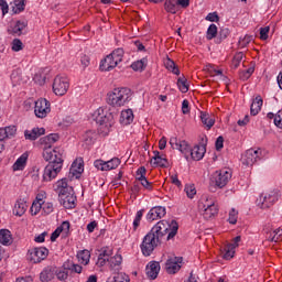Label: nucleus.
Here are the masks:
<instances>
[{"label":"nucleus","instance_id":"5","mask_svg":"<svg viewBox=\"0 0 282 282\" xmlns=\"http://www.w3.org/2000/svg\"><path fill=\"white\" fill-rule=\"evenodd\" d=\"M107 96V102L111 107H124L131 100V89L124 87L115 88Z\"/></svg>","mask_w":282,"mask_h":282},{"label":"nucleus","instance_id":"40","mask_svg":"<svg viewBox=\"0 0 282 282\" xmlns=\"http://www.w3.org/2000/svg\"><path fill=\"white\" fill-rule=\"evenodd\" d=\"M177 151H181V153L185 154V158L188 159V153H191V145H188V142L186 141H180L178 148H176Z\"/></svg>","mask_w":282,"mask_h":282},{"label":"nucleus","instance_id":"58","mask_svg":"<svg viewBox=\"0 0 282 282\" xmlns=\"http://www.w3.org/2000/svg\"><path fill=\"white\" fill-rule=\"evenodd\" d=\"M274 124L279 129H282V110H279L274 117Z\"/></svg>","mask_w":282,"mask_h":282},{"label":"nucleus","instance_id":"46","mask_svg":"<svg viewBox=\"0 0 282 282\" xmlns=\"http://www.w3.org/2000/svg\"><path fill=\"white\" fill-rule=\"evenodd\" d=\"M45 140L53 144H56V142H58V140H61V135H58V133H51V134L42 138V142H45Z\"/></svg>","mask_w":282,"mask_h":282},{"label":"nucleus","instance_id":"42","mask_svg":"<svg viewBox=\"0 0 282 282\" xmlns=\"http://www.w3.org/2000/svg\"><path fill=\"white\" fill-rule=\"evenodd\" d=\"M129 275L124 273H118L113 278H109L107 282H129Z\"/></svg>","mask_w":282,"mask_h":282},{"label":"nucleus","instance_id":"32","mask_svg":"<svg viewBox=\"0 0 282 282\" xmlns=\"http://www.w3.org/2000/svg\"><path fill=\"white\" fill-rule=\"evenodd\" d=\"M28 164V154L23 153L13 164V171H23Z\"/></svg>","mask_w":282,"mask_h":282},{"label":"nucleus","instance_id":"27","mask_svg":"<svg viewBox=\"0 0 282 282\" xmlns=\"http://www.w3.org/2000/svg\"><path fill=\"white\" fill-rule=\"evenodd\" d=\"M17 135V126H9L0 130V140L14 138Z\"/></svg>","mask_w":282,"mask_h":282},{"label":"nucleus","instance_id":"39","mask_svg":"<svg viewBox=\"0 0 282 282\" xmlns=\"http://www.w3.org/2000/svg\"><path fill=\"white\" fill-rule=\"evenodd\" d=\"M177 87L180 91H182V94H186L188 91V80L186 79V77H178Z\"/></svg>","mask_w":282,"mask_h":282},{"label":"nucleus","instance_id":"59","mask_svg":"<svg viewBox=\"0 0 282 282\" xmlns=\"http://www.w3.org/2000/svg\"><path fill=\"white\" fill-rule=\"evenodd\" d=\"M271 241H282V229L278 228L273 231V237L271 238Z\"/></svg>","mask_w":282,"mask_h":282},{"label":"nucleus","instance_id":"18","mask_svg":"<svg viewBox=\"0 0 282 282\" xmlns=\"http://www.w3.org/2000/svg\"><path fill=\"white\" fill-rule=\"evenodd\" d=\"M111 254H113V250L111 248L105 247L100 250L98 256L97 265L102 268L111 259Z\"/></svg>","mask_w":282,"mask_h":282},{"label":"nucleus","instance_id":"60","mask_svg":"<svg viewBox=\"0 0 282 282\" xmlns=\"http://www.w3.org/2000/svg\"><path fill=\"white\" fill-rule=\"evenodd\" d=\"M69 221H63L62 225L57 228H59L61 232H63V235H69Z\"/></svg>","mask_w":282,"mask_h":282},{"label":"nucleus","instance_id":"7","mask_svg":"<svg viewBox=\"0 0 282 282\" xmlns=\"http://www.w3.org/2000/svg\"><path fill=\"white\" fill-rule=\"evenodd\" d=\"M199 206L203 209V217L207 221L217 217V215L219 214V207L215 204V202L208 200V198H203V202Z\"/></svg>","mask_w":282,"mask_h":282},{"label":"nucleus","instance_id":"2","mask_svg":"<svg viewBox=\"0 0 282 282\" xmlns=\"http://www.w3.org/2000/svg\"><path fill=\"white\" fill-rule=\"evenodd\" d=\"M56 192L58 193V199L64 208L68 210L76 208V196L74 195V188L67 185V178H62L56 183Z\"/></svg>","mask_w":282,"mask_h":282},{"label":"nucleus","instance_id":"52","mask_svg":"<svg viewBox=\"0 0 282 282\" xmlns=\"http://www.w3.org/2000/svg\"><path fill=\"white\" fill-rule=\"evenodd\" d=\"M42 213H44V215H50L54 213V204L44 202L42 204Z\"/></svg>","mask_w":282,"mask_h":282},{"label":"nucleus","instance_id":"9","mask_svg":"<svg viewBox=\"0 0 282 282\" xmlns=\"http://www.w3.org/2000/svg\"><path fill=\"white\" fill-rule=\"evenodd\" d=\"M52 111L51 104L45 98H40L35 101L34 113L36 118H47V113Z\"/></svg>","mask_w":282,"mask_h":282},{"label":"nucleus","instance_id":"8","mask_svg":"<svg viewBox=\"0 0 282 282\" xmlns=\"http://www.w3.org/2000/svg\"><path fill=\"white\" fill-rule=\"evenodd\" d=\"M69 89V79L67 76L57 75L53 82V91L55 96H65Z\"/></svg>","mask_w":282,"mask_h":282},{"label":"nucleus","instance_id":"31","mask_svg":"<svg viewBox=\"0 0 282 282\" xmlns=\"http://www.w3.org/2000/svg\"><path fill=\"white\" fill-rule=\"evenodd\" d=\"M0 243H2V246H10V243H12V234L10 232V230H0Z\"/></svg>","mask_w":282,"mask_h":282},{"label":"nucleus","instance_id":"49","mask_svg":"<svg viewBox=\"0 0 282 282\" xmlns=\"http://www.w3.org/2000/svg\"><path fill=\"white\" fill-rule=\"evenodd\" d=\"M252 43V35H245L243 37H240L238 45L239 47H248Z\"/></svg>","mask_w":282,"mask_h":282},{"label":"nucleus","instance_id":"33","mask_svg":"<svg viewBox=\"0 0 282 282\" xmlns=\"http://www.w3.org/2000/svg\"><path fill=\"white\" fill-rule=\"evenodd\" d=\"M200 120L207 130L213 129L215 126V119H213L209 113L200 112Z\"/></svg>","mask_w":282,"mask_h":282},{"label":"nucleus","instance_id":"45","mask_svg":"<svg viewBox=\"0 0 282 282\" xmlns=\"http://www.w3.org/2000/svg\"><path fill=\"white\" fill-rule=\"evenodd\" d=\"M217 36V25L216 24H210L209 28L207 29V35L206 39L208 41H213Z\"/></svg>","mask_w":282,"mask_h":282},{"label":"nucleus","instance_id":"17","mask_svg":"<svg viewBox=\"0 0 282 282\" xmlns=\"http://www.w3.org/2000/svg\"><path fill=\"white\" fill-rule=\"evenodd\" d=\"M28 28V22L18 20L14 24H11L8 29V33L13 36H21L23 31Z\"/></svg>","mask_w":282,"mask_h":282},{"label":"nucleus","instance_id":"36","mask_svg":"<svg viewBox=\"0 0 282 282\" xmlns=\"http://www.w3.org/2000/svg\"><path fill=\"white\" fill-rule=\"evenodd\" d=\"M164 65L169 72H172V74H175V76H180V68H177V65H175L173 59L167 57Z\"/></svg>","mask_w":282,"mask_h":282},{"label":"nucleus","instance_id":"1","mask_svg":"<svg viewBox=\"0 0 282 282\" xmlns=\"http://www.w3.org/2000/svg\"><path fill=\"white\" fill-rule=\"evenodd\" d=\"M177 221L172 220V225L167 221L160 220L156 225L152 227L150 232L143 238L141 243V251L144 257H151L153 250L158 248V246L162 245L163 239L166 237V240L173 239L175 235H177L178 230ZM170 230V232H169Z\"/></svg>","mask_w":282,"mask_h":282},{"label":"nucleus","instance_id":"13","mask_svg":"<svg viewBox=\"0 0 282 282\" xmlns=\"http://www.w3.org/2000/svg\"><path fill=\"white\" fill-rule=\"evenodd\" d=\"M279 202V196H276L274 193L267 194V195H260L259 199L257 200L258 206L260 208L265 209L270 208L271 206H274Z\"/></svg>","mask_w":282,"mask_h":282},{"label":"nucleus","instance_id":"35","mask_svg":"<svg viewBox=\"0 0 282 282\" xmlns=\"http://www.w3.org/2000/svg\"><path fill=\"white\" fill-rule=\"evenodd\" d=\"M25 10V0H15L13 1L12 12L13 14H21Z\"/></svg>","mask_w":282,"mask_h":282},{"label":"nucleus","instance_id":"28","mask_svg":"<svg viewBox=\"0 0 282 282\" xmlns=\"http://www.w3.org/2000/svg\"><path fill=\"white\" fill-rule=\"evenodd\" d=\"M151 164L153 166L166 167V164H169V161L164 156L160 155V152L155 151L154 156L151 160Z\"/></svg>","mask_w":282,"mask_h":282},{"label":"nucleus","instance_id":"63","mask_svg":"<svg viewBox=\"0 0 282 282\" xmlns=\"http://www.w3.org/2000/svg\"><path fill=\"white\" fill-rule=\"evenodd\" d=\"M89 61L90 58L86 54L80 55V63L84 67H89Z\"/></svg>","mask_w":282,"mask_h":282},{"label":"nucleus","instance_id":"3","mask_svg":"<svg viewBox=\"0 0 282 282\" xmlns=\"http://www.w3.org/2000/svg\"><path fill=\"white\" fill-rule=\"evenodd\" d=\"M63 153L64 150H56L52 160L44 169L43 182H52L63 170Z\"/></svg>","mask_w":282,"mask_h":282},{"label":"nucleus","instance_id":"12","mask_svg":"<svg viewBox=\"0 0 282 282\" xmlns=\"http://www.w3.org/2000/svg\"><path fill=\"white\" fill-rule=\"evenodd\" d=\"M182 261H184V258L182 257H173L167 259L165 262V270L167 274H177V272L182 270Z\"/></svg>","mask_w":282,"mask_h":282},{"label":"nucleus","instance_id":"38","mask_svg":"<svg viewBox=\"0 0 282 282\" xmlns=\"http://www.w3.org/2000/svg\"><path fill=\"white\" fill-rule=\"evenodd\" d=\"M96 132L89 130L84 134V142L89 147L96 142Z\"/></svg>","mask_w":282,"mask_h":282},{"label":"nucleus","instance_id":"64","mask_svg":"<svg viewBox=\"0 0 282 282\" xmlns=\"http://www.w3.org/2000/svg\"><path fill=\"white\" fill-rule=\"evenodd\" d=\"M180 142L181 141L176 137H172L170 139V144H171L172 149H176L177 150V148L180 147Z\"/></svg>","mask_w":282,"mask_h":282},{"label":"nucleus","instance_id":"50","mask_svg":"<svg viewBox=\"0 0 282 282\" xmlns=\"http://www.w3.org/2000/svg\"><path fill=\"white\" fill-rule=\"evenodd\" d=\"M184 191L189 199H193L195 195H197V189H195V185H186Z\"/></svg>","mask_w":282,"mask_h":282},{"label":"nucleus","instance_id":"54","mask_svg":"<svg viewBox=\"0 0 282 282\" xmlns=\"http://www.w3.org/2000/svg\"><path fill=\"white\" fill-rule=\"evenodd\" d=\"M94 166L97 171H107L106 161L104 160H96Z\"/></svg>","mask_w":282,"mask_h":282},{"label":"nucleus","instance_id":"24","mask_svg":"<svg viewBox=\"0 0 282 282\" xmlns=\"http://www.w3.org/2000/svg\"><path fill=\"white\" fill-rule=\"evenodd\" d=\"M26 210H28V203L23 199L17 200L14 208H13V214L17 217H23V215H25Z\"/></svg>","mask_w":282,"mask_h":282},{"label":"nucleus","instance_id":"25","mask_svg":"<svg viewBox=\"0 0 282 282\" xmlns=\"http://www.w3.org/2000/svg\"><path fill=\"white\" fill-rule=\"evenodd\" d=\"M102 108H99L95 111L94 116H96V122L100 124V127H106V129H109L111 127V122H109L107 116H101Z\"/></svg>","mask_w":282,"mask_h":282},{"label":"nucleus","instance_id":"22","mask_svg":"<svg viewBox=\"0 0 282 282\" xmlns=\"http://www.w3.org/2000/svg\"><path fill=\"white\" fill-rule=\"evenodd\" d=\"M83 171H85L83 159L82 158L76 159L70 166L72 175L78 177L83 174Z\"/></svg>","mask_w":282,"mask_h":282},{"label":"nucleus","instance_id":"23","mask_svg":"<svg viewBox=\"0 0 282 282\" xmlns=\"http://www.w3.org/2000/svg\"><path fill=\"white\" fill-rule=\"evenodd\" d=\"M56 276V268L54 267H46L44 270L40 273V280L42 282H50L52 279Z\"/></svg>","mask_w":282,"mask_h":282},{"label":"nucleus","instance_id":"19","mask_svg":"<svg viewBox=\"0 0 282 282\" xmlns=\"http://www.w3.org/2000/svg\"><path fill=\"white\" fill-rule=\"evenodd\" d=\"M206 154V147L205 145H195L194 148L189 149L188 155L196 162H199Z\"/></svg>","mask_w":282,"mask_h":282},{"label":"nucleus","instance_id":"62","mask_svg":"<svg viewBox=\"0 0 282 282\" xmlns=\"http://www.w3.org/2000/svg\"><path fill=\"white\" fill-rule=\"evenodd\" d=\"M206 20L210 21L212 23H217V21H219V15L217 14V12L208 13Z\"/></svg>","mask_w":282,"mask_h":282},{"label":"nucleus","instance_id":"20","mask_svg":"<svg viewBox=\"0 0 282 282\" xmlns=\"http://www.w3.org/2000/svg\"><path fill=\"white\" fill-rule=\"evenodd\" d=\"M109 270L113 274H118L120 272V265L122 264V256L116 254L108 260Z\"/></svg>","mask_w":282,"mask_h":282},{"label":"nucleus","instance_id":"14","mask_svg":"<svg viewBox=\"0 0 282 282\" xmlns=\"http://www.w3.org/2000/svg\"><path fill=\"white\" fill-rule=\"evenodd\" d=\"M259 153H260L259 150H254V149L247 150L242 158V164H245V166H253L257 160H259L260 158Z\"/></svg>","mask_w":282,"mask_h":282},{"label":"nucleus","instance_id":"10","mask_svg":"<svg viewBox=\"0 0 282 282\" xmlns=\"http://www.w3.org/2000/svg\"><path fill=\"white\" fill-rule=\"evenodd\" d=\"M47 254H50V250L45 247H36L29 251V260L32 263H41L44 259H47Z\"/></svg>","mask_w":282,"mask_h":282},{"label":"nucleus","instance_id":"4","mask_svg":"<svg viewBox=\"0 0 282 282\" xmlns=\"http://www.w3.org/2000/svg\"><path fill=\"white\" fill-rule=\"evenodd\" d=\"M232 177V171L230 170H217L209 177V191L210 193H217L218 188H225Z\"/></svg>","mask_w":282,"mask_h":282},{"label":"nucleus","instance_id":"30","mask_svg":"<svg viewBox=\"0 0 282 282\" xmlns=\"http://www.w3.org/2000/svg\"><path fill=\"white\" fill-rule=\"evenodd\" d=\"M261 107H263V99L261 96H257L251 104V116H257L261 111Z\"/></svg>","mask_w":282,"mask_h":282},{"label":"nucleus","instance_id":"29","mask_svg":"<svg viewBox=\"0 0 282 282\" xmlns=\"http://www.w3.org/2000/svg\"><path fill=\"white\" fill-rule=\"evenodd\" d=\"M133 110L132 109H126L123 111H121V116H120V122L121 124H131V122H133Z\"/></svg>","mask_w":282,"mask_h":282},{"label":"nucleus","instance_id":"51","mask_svg":"<svg viewBox=\"0 0 282 282\" xmlns=\"http://www.w3.org/2000/svg\"><path fill=\"white\" fill-rule=\"evenodd\" d=\"M239 218V212H237L235 208H231L229 212V218L228 221L231 225L237 224V219Z\"/></svg>","mask_w":282,"mask_h":282},{"label":"nucleus","instance_id":"41","mask_svg":"<svg viewBox=\"0 0 282 282\" xmlns=\"http://www.w3.org/2000/svg\"><path fill=\"white\" fill-rule=\"evenodd\" d=\"M224 250H225V253H224L223 258L226 259V261H230V259H232V257H235V246L227 245Z\"/></svg>","mask_w":282,"mask_h":282},{"label":"nucleus","instance_id":"16","mask_svg":"<svg viewBox=\"0 0 282 282\" xmlns=\"http://www.w3.org/2000/svg\"><path fill=\"white\" fill-rule=\"evenodd\" d=\"M160 269H161L160 262H158V261L149 262L145 268L148 279L155 281V279H158V274H160Z\"/></svg>","mask_w":282,"mask_h":282},{"label":"nucleus","instance_id":"43","mask_svg":"<svg viewBox=\"0 0 282 282\" xmlns=\"http://www.w3.org/2000/svg\"><path fill=\"white\" fill-rule=\"evenodd\" d=\"M120 166V159L113 158L110 161H106V171H113Z\"/></svg>","mask_w":282,"mask_h":282},{"label":"nucleus","instance_id":"61","mask_svg":"<svg viewBox=\"0 0 282 282\" xmlns=\"http://www.w3.org/2000/svg\"><path fill=\"white\" fill-rule=\"evenodd\" d=\"M216 151H221L224 149V137H218L215 142Z\"/></svg>","mask_w":282,"mask_h":282},{"label":"nucleus","instance_id":"53","mask_svg":"<svg viewBox=\"0 0 282 282\" xmlns=\"http://www.w3.org/2000/svg\"><path fill=\"white\" fill-rule=\"evenodd\" d=\"M142 215H144V210L137 212L135 218L133 220L134 230H138V228L140 226V221H142Z\"/></svg>","mask_w":282,"mask_h":282},{"label":"nucleus","instance_id":"55","mask_svg":"<svg viewBox=\"0 0 282 282\" xmlns=\"http://www.w3.org/2000/svg\"><path fill=\"white\" fill-rule=\"evenodd\" d=\"M12 50L13 52H21V50H23V42L19 39H14L12 42Z\"/></svg>","mask_w":282,"mask_h":282},{"label":"nucleus","instance_id":"6","mask_svg":"<svg viewBox=\"0 0 282 282\" xmlns=\"http://www.w3.org/2000/svg\"><path fill=\"white\" fill-rule=\"evenodd\" d=\"M122 58H124V50L117 48L101 61L99 69L101 72H111V69L118 67L119 63H122Z\"/></svg>","mask_w":282,"mask_h":282},{"label":"nucleus","instance_id":"26","mask_svg":"<svg viewBox=\"0 0 282 282\" xmlns=\"http://www.w3.org/2000/svg\"><path fill=\"white\" fill-rule=\"evenodd\" d=\"M55 275L57 276L58 281H67L69 276V262H65L62 269H55Z\"/></svg>","mask_w":282,"mask_h":282},{"label":"nucleus","instance_id":"37","mask_svg":"<svg viewBox=\"0 0 282 282\" xmlns=\"http://www.w3.org/2000/svg\"><path fill=\"white\" fill-rule=\"evenodd\" d=\"M177 6V0H166L164 3L166 12H170L171 14H176Z\"/></svg>","mask_w":282,"mask_h":282},{"label":"nucleus","instance_id":"11","mask_svg":"<svg viewBox=\"0 0 282 282\" xmlns=\"http://www.w3.org/2000/svg\"><path fill=\"white\" fill-rule=\"evenodd\" d=\"M40 145L43 149V153L42 156L44 158L45 162H50V160H54V153H56V151H63V149L61 148H55L54 150H52V141H43V138H41L39 140Z\"/></svg>","mask_w":282,"mask_h":282},{"label":"nucleus","instance_id":"47","mask_svg":"<svg viewBox=\"0 0 282 282\" xmlns=\"http://www.w3.org/2000/svg\"><path fill=\"white\" fill-rule=\"evenodd\" d=\"M147 178V167L141 166L135 172V180L138 182H142V180Z\"/></svg>","mask_w":282,"mask_h":282},{"label":"nucleus","instance_id":"57","mask_svg":"<svg viewBox=\"0 0 282 282\" xmlns=\"http://www.w3.org/2000/svg\"><path fill=\"white\" fill-rule=\"evenodd\" d=\"M268 34H270V26H264L260 29L261 41H268Z\"/></svg>","mask_w":282,"mask_h":282},{"label":"nucleus","instance_id":"56","mask_svg":"<svg viewBox=\"0 0 282 282\" xmlns=\"http://www.w3.org/2000/svg\"><path fill=\"white\" fill-rule=\"evenodd\" d=\"M68 271L75 272L76 274H80V272H83V267L80 264L69 262Z\"/></svg>","mask_w":282,"mask_h":282},{"label":"nucleus","instance_id":"34","mask_svg":"<svg viewBox=\"0 0 282 282\" xmlns=\"http://www.w3.org/2000/svg\"><path fill=\"white\" fill-rule=\"evenodd\" d=\"M77 259L79 263L87 265L89 263V259H91V253H89V250L79 251L77 253Z\"/></svg>","mask_w":282,"mask_h":282},{"label":"nucleus","instance_id":"44","mask_svg":"<svg viewBox=\"0 0 282 282\" xmlns=\"http://www.w3.org/2000/svg\"><path fill=\"white\" fill-rule=\"evenodd\" d=\"M147 67V61L145 59H140L134 63H132L131 68L134 72H142Z\"/></svg>","mask_w":282,"mask_h":282},{"label":"nucleus","instance_id":"48","mask_svg":"<svg viewBox=\"0 0 282 282\" xmlns=\"http://www.w3.org/2000/svg\"><path fill=\"white\" fill-rule=\"evenodd\" d=\"M41 210H43V203L34 200L31 206V215H39Z\"/></svg>","mask_w":282,"mask_h":282},{"label":"nucleus","instance_id":"15","mask_svg":"<svg viewBox=\"0 0 282 282\" xmlns=\"http://www.w3.org/2000/svg\"><path fill=\"white\" fill-rule=\"evenodd\" d=\"M166 215V208L162 206L152 207L147 215L148 221H155V219H162Z\"/></svg>","mask_w":282,"mask_h":282},{"label":"nucleus","instance_id":"21","mask_svg":"<svg viewBox=\"0 0 282 282\" xmlns=\"http://www.w3.org/2000/svg\"><path fill=\"white\" fill-rule=\"evenodd\" d=\"M41 135H45V129L44 128H33L32 130H25L24 131V138L25 140H39Z\"/></svg>","mask_w":282,"mask_h":282}]
</instances>
